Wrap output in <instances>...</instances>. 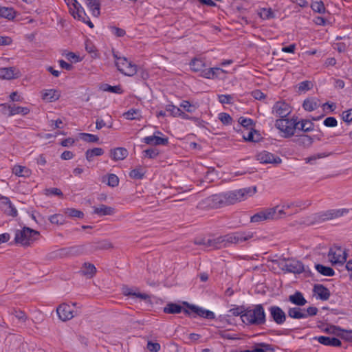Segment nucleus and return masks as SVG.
<instances>
[{
  "mask_svg": "<svg viewBox=\"0 0 352 352\" xmlns=\"http://www.w3.org/2000/svg\"><path fill=\"white\" fill-rule=\"evenodd\" d=\"M256 159L261 164H272L278 165L282 162V160L277 155H275L268 151H263L256 155Z\"/></svg>",
  "mask_w": 352,
  "mask_h": 352,
  "instance_id": "9",
  "label": "nucleus"
},
{
  "mask_svg": "<svg viewBox=\"0 0 352 352\" xmlns=\"http://www.w3.org/2000/svg\"><path fill=\"white\" fill-rule=\"evenodd\" d=\"M116 65L120 72L128 76H133L138 72L137 65L125 57L117 58Z\"/></svg>",
  "mask_w": 352,
  "mask_h": 352,
  "instance_id": "6",
  "label": "nucleus"
},
{
  "mask_svg": "<svg viewBox=\"0 0 352 352\" xmlns=\"http://www.w3.org/2000/svg\"><path fill=\"white\" fill-rule=\"evenodd\" d=\"M162 133L159 131H155L153 135L145 137L142 142L148 145H166L168 144V139L160 137Z\"/></svg>",
  "mask_w": 352,
  "mask_h": 352,
  "instance_id": "11",
  "label": "nucleus"
},
{
  "mask_svg": "<svg viewBox=\"0 0 352 352\" xmlns=\"http://www.w3.org/2000/svg\"><path fill=\"white\" fill-rule=\"evenodd\" d=\"M271 212L268 208H262L251 217L250 221L252 223H260L265 221H270L271 220Z\"/></svg>",
  "mask_w": 352,
  "mask_h": 352,
  "instance_id": "17",
  "label": "nucleus"
},
{
  "mask_svg": "<svg viewBox=\"0 0 352 352\" xmlns=\"http://www.w3.org/2000/svg\"><path fill=\"white\" fill-rule=\"evenodd\" d=\"M85 4L94 16L98 17L100 14V5L98 0H85Z\"/></svg>",
  "mask_w": 352,
  "mask_h": 352,
  "instance_id": "25",
  "label": "nucleus"
},
{
  "mask_svg": "<svg viewBox=\"0 0 352 352\" xmlns=\"http://www.w3.org/2000/svg\"><path fill=\"white\" fill-rule=\"evenodd\" d=\"M226 71L219 68V67H211V68H204L202 73L200 74L201 76L208 78V79H212L216 77H218L221 74H225Z\"/></svg>",
  "mask_w": 352,
  "mask_h": 352,
  "instance_id": "20",
  "label": "nucleus"
},
{
  "mask_svg": "<svg viewBox=\"0 0 352 352\" xmlns=\"http://www.w3.org/2000/svg\"><path fill=\"white\" fill-rule=\"evenodd\" d=\"M256 192V187H248L236 190L214 195L212 200L215 206L234 204L253 196Z\"/></svg>",
  "mask_w": 352,
  "mask_h": 352,
  "instance_id": "1",
  "label": "nucleus"
},
{
  "mask_svg": "<svg viewBox=\"0 0 352 352\" xmlns=\"http://www.w3.org/2000/svg\"><path fill=\"white\" fill-rule=\"evenodd\" d=\"M128 156V151L123 147H118L110 150V157L113 161L124 160Z\"/></svg>",
  "mask_w": 352,
  "mask_h": 352,
  "instance_id": "19",
  "label": "nucleus"
},
{
  "mask_svg": "<svg viewBox=\"0 0 352 352\" xmlns=\"http://www.w3.org/2000/svg\"><path fill=\"white\" fill-rule=\"evenodd\" d=\"M295 206V210H294V212H298L299 210H303L308 206H309L311 204L310 200H301L298 199L293 201Z\"/></svg>",
  "mask_w": 352,
  "mask_h": 352,
  "instance_id": "40",
  "label": "nucleus"
},
{
  "mask_svg": "<svg viewBox=\"0 0 352 352\" xmlns=\"http://www.w3.org/2000/svg\"><path fill=\"white\" fill-rule=\"evenodd\" d=\"M80 135L82 140L87 142H98L99 140L98 137L94 134L82 133Z\"/></svg>",
  "mask_w": 352,
  "mask_h": 352,
  "instance_id": "50",
  "label": "nucleus"
},
{
  "mask_svg": "<svg viewBox=\"0 0 352 352\" xmlns=\"http://www.w3.org/2000/svg\"><path fill=\"white\" fill-rule=\"evenodd\" d=\"M218 118L224 124H230L232 122V118L228 113H220L218 116Z\"/></svg>",
  "mask_w": 352,
  "mask_h": 352,
  "instance_id": "58",
  "label": "nucleus"
},
{
  "mask_svg": "<svg viewBox=\"0 0 352 352\" xmlns=\"http://www.w3.org/2000/svg\"><path fill=\"white\" fill-rule=\"evenodd\" d=\"M12 173L18 177H28L31 175V170L29 168L19 165L13 167Z\"/></svg>",
  "mask_w": 352,
  "mask_h": 352,
  "instance_id": "34",
  "label": "nucleus"
},
{
  "mask_svg": "<svg viewBox=\"0 0 352 352\" xmlns=\"http://www.w3.org/2000/svg\"><path fill=\"white\" fill-rule=\"evenodd\" d=\"M298 125V122L295 118H279L275 122V126L278 130L280 136L285 138L293 136Z\"/></svg>",
  "mask_w": 352,
  "mask_h": 352,
  "instance_id": "3",
  "label": "nucleus"
},
{
  "mask_svg": "<svg viewBox=\"0 0 352 352\" xmlns=\"http://www.w3.org/2000/svg\"><path fill=\"white\" fill-rule=\"evenodd\" d=\"M63 56L72 63H78L82 60V58L78 54L72 52H65Z\"/></svg>",
  "mask_w": 352,
  "mask_h": 352,
  "instance_id": "48",
  "label": "nucleus"
},
{
  "mask_svg": "<svg viewBox=\"0 0 352 352\" xmlns=\"http://www.w3.org/2000/svg\"><path fill=\"white\" fill-rule=\"evenodd\" d=\"M342 120L345 122H350L352 121V109L344 111L342 115Z\"/></svg>",
  "mask_w": 352,
  "mask_h": 352,
  "instance_id": "64",
  "label": "nucleus"
},
{
  "mask_svg": "<svg viewBox=\"0 0 352 352\" xmlns=\"http://www.w3.org/2000/svg\"><path fill=\"white\" fill-rule=\"evenodd\" d=\"M21 73L16 67H3L0 69V78L12 80L20 77Z\"/></svg>",
  "mask_w": 352,
  "mask_h": 352,
  "instance_id": "16",
  "label": "nucleus"
},
{
  "mask_svg": "<svg viewBox=\"0 0 352 352\" xmlns=\"http://www.w3.org/2000/svg\"><path fill=\"white\" fill-rule=\"evenodd\" d=\"M315 340L325 346H340L342 344L340 340L327 336H317L315 337Z\"/></svg>",
  "mask_w": 352,
  "mask_h": 352,
  "instance_id": "23",
  "label": "nucleus"
},
{
  "mask_svg": "<svg viewBox=\"0 0 352 352\" xmlns=\"http://www.w3.org/2000/svg\"><path fill=\"white\" fill-rule=\"evenodd\" d=\"M324 124L327 127H334L338 124V122L336 119L333 117H328L327 118L324 122Z\"/></svg>",
  "mask_w": 352,
  "mask_h": 352,
  "instance_id": "61",
  "label": "nucleus"
},
{
  "mask_svg": "<svg viewBox=\"0 0 352 352\" xmlns=\"http://www.w3.org/2000/svg\"><path fill=\"white\" fill-rule=\"evenodd\" d=\"M190 66L192 71L199 73L200 74L206 67L205 62L201 58H194L190 62Z\"/></svg>",
  "mask_w": 352,
  "mask_h": 352,
  "instance_id": "31",
  "label": "nucleus"
},
{
  "mask_svg": "<svg viewBox=\"0 0 352 352\" xmlns=\"http://www.w3.org/2000/svg\"><path fill=\"white\" fill-rule=\"evenodd\" d=\"M124 293L126 295L134 296L142 299H146L147 298L146 294L137 292L134 291L133 289L126 288L124 290Z\"/></svg>",
  "mask_w": 352,
  "mask_h": 352,
  "instance_id": "55",
  "label": "nucleus"
},
{
  "mask_svg": "<svg viewBox=\"0 0 352 352\" xmlns=\"http://www.w3.org/2000/svg\"><path fill=\"white\" fill-rule=\"evenodd\" d=\"M289 301L296 305L303 306L307 303L306 299L300 292H296L294 294L289 296Z\"/></svg>",
  "mask_w": 352,
  "mask_h": 352,
  "instance_id": "32",
  "label": "nucleus"
},
{
  "mask_svg": "<svg viewBox=\"0 0 352 352\" xmlns=\"http://www.w3.org/2000/svg\"><path fill=\"white\" fill-rule=\"evenodd\" d=\"M282 204L283 205V208H285L286 209L287 211L289 212V215L294 214V210H295V206H294V201H284V202H281Z\"/></svg>",
  "mask_w": 352,
  "mask_h": 352,
  "instance_id": "60",
  "label": "nucleus"
},
{
  "mask_svg": "<svg viewBox=\"0 0 352 352\" xmlns=\"http://www.w3.org/2000/svg\"><path fill=\"white\" fill-rule=\"evenodd\" d=\"M291 112L289 105L282 101L277 102L273 107L272 113L280 118H286Z\"/></svg>",
  "mask_w": 352,
  "mask_h": 352,
  "instance_id": "10",
  "label": "nucleus"
},
{
  "mask_svg": "<svg viewBox=\"0 0 352 352\" xmlns=\"http://www.w3.org/2000/svg\"><path fill=\"white\" fill-rule=\"evenodd\" d=\"M103 154H104V151L102 148L96 147V148L87 149L85 151V155L86 160L89 162H91L94 160L95 157L101 156Z\"/></svg>",
  "mask_w": 352,
  "mask_h": 352,
  "instance_id": "29",
  "label": "nucleus"
},
{
  "mask_svg": "<svg viewBox=\"0 0 352 352\" xmlns=\"http://www.w3.org/2000/svg\"><path fill=\"white\" fill-rule=\"evenodd\" d=\"M324 332L340 336L344 339L352 338V330L346 331L334 325H330L323 330Z\"/></svg>",
  "mask_w": 352,
  "mask_h": 352,
  "instance_id": "12",
  "label": "nucleus"
},
{
  "mask_svg": "<svg viewBox=\"0 0 352 352\" xmlns=\"http://www.w3.org/2000/svg\"><path fill=\"white\" fill-rule=\"evenodd\" d=\"M39 232L29 228L15 231L14 241L22 246H28L38 239Z\"/></svg>",
  "mask_w": 352,
  "mask_h": 352,
  "instance_id": "4",
  "label": "nucleus"
},
{
  "mask_svg": "<svg viewBox=\"0 0 352 352\" xmlns=\"http://www.w3.org/2000/svg\"><path fill=\"white\" fill-rule=\"evenodd\" d=\"M41 98L45 102H54L61 96V91L58 89L49 88L41 91Z\"/></svg>",
  "mask_w": 352,
  "mask_h": 352,
  "instance_id": "8",
  "label": "nucleus"
},
{
  "mask_svg": "<svg viewBox=\"0 0 352 352\" xmlns=\"http://www.w3.org/2000/svg\"><path fill=\"white\" fill-rule=\"evenodd\" d=\"M328 259L333 265H342L346 261L347 253L344 248L339 246L332 247L328 253Z\"/></svg>",
  "mask_w": 352,
  "mask_h": 352,
  "instance_id": "5",
  "label": "nucleus"
},
{
  "mask_svg": "<svg viewBox=\"0 0 352 352\" xmlns=\"http://www.w3.org/2000/svg\"><path fill=\"white\" fill-rule=\"evenodd\" d=\"M15 16V11L12 8L0 6V18H5L8 20H11Z\"/></svg>",
  "mask_w": 352,
  "mask_h": 352,
  "instance_id": "37",
  "label": "nucleus"
},
{
  "mask_svg": "<svg viewBox=\"0 0 352 352\" xmlns=\"http://www.w3.org/2000/svg\"><path fill=\"white\" fill-rule=\"evenodd\" d=\"M190 309L199 316L208 319L214 318V314L211 311L206 310L195 305L190 306Z\"/></svg>",
  "mask_w": 352,
  "mask_h": 352,
  "instance_id": "26",
  "label": "nucleus"
},
{
  "mask_svg": "<svg viewBox=\"0 0 352 352\" xmlns=\"http://www.w3.org/2000/svg\"><path fill=\"white\" fill-rule=\"evenodd\" d=\"M65 214L72 218L82 219L84 214L82 211L74 208H67L65 210Z\"/></svg>",
  "mask_w": 352,
  "mask_h": 352,
  "instance_id": "45",
  "label": "nucleus"
},
{
  "mask_svg": "<svg viewBox=\"0 0 352 352\" xmlns=\"http://www.w3.org/2000/svg\"><path fill=\"white\" fill-rule=\"evenodd\" d=\"M0 209H1L8 215L13 217L17 215L16 209L8 197H0Z\"/></svg>",
  "mask_w": 352,
  "mask_h": 352,
  "instance_id": "13",
  "label": "nucleus"
},
{
  "mask_svg": "<svg viewBox=\"0 0 352 352\" xmlns=\"http://www.w3.org/2000/svg\"><path fill=\"white\" fill-rule=\"evenodd\" d=\"M94 212L99 216L112 215L115 213V209L112 207L101 204L98 206H94Z\"/></svg>",
  "mask_w": 352,
  "mask_h": 352,
  "instance_id": "24",
  "label": "nucleus"
},
{
  "mask_svg": "<svg viewBox=\"0 0 352 352\" xmlns=\"http://www.w3.org/2000/svg\"><path fill=\"white\" fill-rule=\"evenodd\" d=\"M298 124L300 125V129L305 132H309L314 130V123L308 120H302L298 122Z\"/></svg>",
  "mask_w": 352,
  "mask_h": 352,
  "instance_id": "47",
  "label": "nucleus"
},
{
  "mask_svg": "<svg viewBox=\"0 0 352 352\" xmlns=\"http://www.w3.org/2000/svg\"><path fill=\"white\" fill-rule=\"evenodd\" d=\"M124 118L129 120H140L142 118V112L138 109H130L122 115Z\"/></svg>",
  "mask_w": 352,
  "mask_h": 352,
  "instance_id": "28",
  "label": "nucleus"
},
{
  "mask_svg": "<svg viewBox=\"0 0 352 352\" xmlns=\"http://www.w3.org/2000/svg\"><path fill=\"white\" fill-rule=\"evenodd\" d=\"M82 272L85 275L92 277L95 274L96 269L93 264L86 263L82 267Z\"/></svg>",
  "mask_w": 352,
  "mask_h": 352,
  "instance_id": "44",
  "label": "nucleus"
},
{
  "mask_svg": "<svg viewBox=\"0 0 352 352\" xmlns=\"http://www.w3.org/2000/svg\"><path fill=\"white\" fill-rule=\"evenodd\" d=\"M312 87V83L310 81H303L298 85V91L305 92L309 90Z\"/></svg>",
  "mask_w": 352,
  "mask_h": 352,
  "instance_id": "59",
  "label": "nucleus"
},
{
  "mask_svg": "<svg viewBox=\"0 0 352 352\" xmlns=\"http://www.w3.org/2000/svg\"><path fill=\"white\" fill-rule=\"evenodd\" d=\"M243 138L245 141L249 142H258L261 139V135L258 132L255 131L253 128H245L241 129Z\"/></svg>",
  "mask_w": 352,
  "mask_h": 352,
  "instance_id": "18",
  "label": "nucleus"
},
{
  "mask_svg": "<svg viewBox=\"0 0 352 352\" xmlns=\"http://www.w3.org/2000/svg\"><path fill=\"white\" fill-rule=\"evenodd\" d=\"M287 267L289 272L293 273H300L303 271L302 264L298 261H288Z\"/></svg>",
  "mask_w": 352,
  "mask_h": 352,
  "instance_id": "35",
  "label": "nucleus"
},
{
  "mask_svg": "<svg viewBox=\"0 0 352 352\" xmlns=\"http://www.w3.org/2000/svg\"><path fill=\"white\" fill-rule=\"evenodd\" d=\"M164 311L166 314H179L182 311V307L177 304L169 303L164 308Z\"/></svg>",
  "mask_w": 352,
  "mask_h": 352,
  "instance_id": "43",
  "label": "nucleus"
},
{
  "mask_svg": "<svg viewBox=\"0 0 352 352\" xmlns=\"http://www.w3.org/2000/svg\"><path fill=\"white\" fill-rule=\"evenodd\" d=\"M348 212V210L346 209H337V210H331L326 212L323 214V219L324 220H328V219H332L334 218H337L341 216L344 215Z\"/></svg>",
  "mask_w": 352,
  "mask_h": 352,
  "instance_id": "30",
  "label": "nucleus"
},
{
  "mask_svg": "<svg viewBox=\"0 0 352 352\" xmlns=\"http://www.w3.org/2000/svg\"><path fill=\"white\" fill-rule=\"evenodd\" d=\"M85 47L86 51L92 55V56L96 57L97 56V50L95 47V45L93 44V43L90 40H86L85 43Z\"/></svg>",
  "mask_w": 352,
  "mask_h": 352,
  "instance_id": "49",
  "label": "nucleus"
},
{
  "mask_svg": "<svg viewBox=\"0 0 352 352\" xmlns=\"http://www.w3.org/2000/svg\"><path fill=\"white\" fill-rule=\"evenodd\" d=\"M218 100L221 104H231L234 101V96L229 94L218 95Z\"/></svg>",
  "mask_w": 352,
  "mask_h": 352,
  "instance_id": "52",
  "label": "nucleus"
},
{
  "mask_svg": "<svg viewBox=\"0 0 352 352\" xmlns=\"http://www.w3.org/2000/svg\"><path fill=\"white\" fill-rule=\"evenodd\" d=\"M314 293L317 299L322 300H327L330 296L328 289L322 285H316L314 288Z\"/></svg>",
  "mask_w": 352,
  "mask_h": 352,
  "instance_id": "22",
  "label": "nucleus"
},
{
  "mask_svg": "<svg viewBox=\"0 0 352 352\" xmlns=\"http://www.w3.org/2000/svg\"><path fill=\"white\" fill-rule=\"evenodd\" d=\"M270 314L273 320L278 324H283L286 319L285 312L278 306H272L270 309Z\"/></svg>",
  "mask_w": 352,
  "mask_h": 352,
  "instance_id": "15",
  "label": "nucleus"
},
{
  "mask_svg": "<svg viewBox=\"0 0 352 352\" xmlns=\"http://www.w3.org/2000/svg\"><path fill=\"white\" fill-rule=\"evenodd\" d=\"M165 109L166 111L169 112L170 114L173 117H177L184 120H195V118L189 116L185 112H184L180 108L176 107L173 104H167Z\"/></svg>",
  "mask_w": 352,
  "mask_h": 352,
  "instance_id": "14",
  "label": "nucleus"
},
{
  "mask_svg": "<svg viewBox=\"0 0 352 352\" xmlns=\"http://www.w3.org/2000/svg\"><path fill=\"white\" fill-rule=\"evenodd\" d=\"M144 156L148 158H154L157 156L158 151L154 148H150L144 151Z\"/></svg>",
  "mask_w": 352,
  "mask_h": 352,
  "instance_id": "62",
  "label": "nucleus"
},
{
  "mask_svg": "<svg viewBox=\"0 0 352 352\" xmlns=\"http://www.w3.org/2000/svg\"><path fill=\"white\" fill-rule=\"evenodd\" d=\"M245 311V310L244 309L243 307H235L229 310V314L230 316H240L241 317V316L244 314Z\"/></svg>",
  "mask_w": 352,
  "mask_h": 352,
  "instance_id": "56",
  "label": "nucleus"
},
{
  "mask_svg": "<svg viewBox=\"0 0 352 352\" xmlns=\"http://www.w3.org/2000/svg\"><path fill=\"white\" fill-rule=\"evenodd\" d=\"M74 306V304L69 305L63 303L60 305L56 309L58 318L62 321H67L74 318L75 312Z\"/></svg>",
  "mask_w": 352,
  "mask_h": 352,
  "instance_id": "7",
  "label": "nucleus"
},
{
  "mask_svg": "<svg viewBox=\"0 0 352 352\" xmlns=\"http://www.w3.org/2000/svg\"><path fill=\"white\" fill-rule=\"evenodd\" d=\"M319 100L316 98H309L303 102L302 107L305 111H313L320 106Z\"/></svg>",
  "mask_w": 352,
  "mask_h": 352,
  "instance_id": "27",
  "label": "nucleus"
},
{
  "mask_svg": "<svg viewBox=\"0 0 352 352\" xmlns=\"http://www.w3.org/2000/svg\"><path fill=\"white\" fill-rule=\"evenodd\" d=\"M146 173V169L142 166H138L132 169L129 173L131 178L134 179H142Z\"/></svg>",
  "mask_w": 352,
  "mask_h": 352,
  "instance_id": "38",
  "label": "nucleus"
},
{
  "mask_svg": "<svg viewBox=\"0 0 352 352\" xmlns=\"http://www.w3.org/2000/svg\"><path fill=\"white\" fill-rule=\"evenodd\" d=\"M147 349L151 352H158L160 350V344L157 342H148Z\"/></svg>",
  "mask_w": 352,
  "mask_h": 352,
  "instance_id": "63",
  "label": "nucleus"
},
{
  "mask_svg": "<svg viewBox=\"0 0 352 352\" xmlns=\"http://www.w3.org/2000/svg\"><path fill=\"white\" fill-rule=\"evenodd\" d=\"M179 107L188 113H193L197 109V106L195 104H192L188 100H183L181 102Z\"/></svg>",
  "mask_w": 352,
  "mask_h": 352,
  "instance_id": "42",
  "label": "nucleus"
},
{
  "mask_svg": "<svg viewBox=\"0 0 352 352\" xmlns=\"http://www.w3.org/2000/svg\"><path fill=\"white\" fill-rule=\"evenodd\" d=\"M316 270L324 276H331L334 274L333 270L330 267L324 266L320 264H317L315 265Z\"/></svg>",
  "mask_w": 352,
  "mask_h": 352,
  "instance_id": "41",
  "label": "nucleus"
},
{
  "mask_svg": "<svg viewBox=\"0 0 352 352\" xmlns=\"http://www.w3.org/2000/svg\"><path fill=\"white\" fill-rule=\"evenodd\" d=\"M311 9L318 13H324L325 11V8L324 3L322 1H314L311 3Z\"/></svg>",
  "mask_w": 352,
  "mask_h": 352,
  "instance_id": "53",
  "label": "nucleus"
},
{
  "mask_svg": "<svg viewBox=\"0 0 352 352\" xmlns=\"http://www.w3.org/2000/svg\"><path fill=\"white\" fill-rule=\"evenodd\" d=\"M272 348L270 345L261 343L257 344L254 348H253L252 350H246L241 352H267L269 351H272Z\"/></svg>",
  "mask_w": 352,
  "mask_h": 352,
  "instance_id": "46",
  "label": "nucleus"
},
{
  "mask_svg": "<svg viewBox=\"0 0 352 352\" xmlns=\"http://www.w3.org/2000/svg\"><path fill=\"white\" fill-rule=\"evenodd\" d=\"M103 89L107 91L116 93V94H122L123 90L120 86H111L108 85H105L104 86Z\"/></svg>",
  "mask_w": 352,
  "mask_h": 352,
  "instance_id": "57",
  "label": "nucleus"
},
{
  "mask_svg": "<svg viewBox=\"0 0 352 352\" xmlns=\"http://www.w3.org/2000/svg\"><path fill=\"white\" fill-rule=\"evenodd\" d=\"M10 109V113H8V116H13L15 115H27L30 113V110L27 107H21L16 104H12Z\"/></svg>",
  "mask_w": 352,
  "mask_h": 352,
  "instance_id": "33",
  "label": "nucleus"
},
{
  "mask_svg": "<svg viewBox=\"0 0 352 352\" xmlns=\"http://www.w3.org/2000/svg\"><path fill=\"white\" fill-rule=\"evenodd\" d=\"M288 315L295 319L306 318V315L303 314V309L298 307L290 308L288 311Z\"/></svg>",
  "mask_w": 352,
  "mask_h": 352,
  "instance_id": "39",
  "label": "nucleus"
},
{
  "mask_svg": "<svg viewBox=\"0 0 352 352\" xmlns=\"http://www.w3.org/2000/svg\"><path fill=\"white\" fill-rule=\"evenodd\" d=\"M119 184V179L115 174H109L107 175V184L111 187H116Z\"/></svg>",
  "mask_w": 352,
  "mask_h": 352,
  "instance_id": "54",
  "label": "nucleus"
},
{
  "mask_svg": "<svg viewBox=\"0 0 352 352\" xmlns=\"http://www.w3.org/2000/svg\"><path fill=\"white\" fill-rule=\"evenodd\" d=\"M241 320L246 324L260 325L265 322V313L261 305H256L245 309Z\"/></svg>",
  "mask_w": 352,
  "mask_h": 352,
  "instance_id": "2",
  "label": "nucleus"
},
{
  "mask_svg": "<svg viewBox=\"0 0 352 352\" xmlns=\"http://www.w3.org/2000/svg\"><path fill=\"white\" fill-rule=\"evenodd\" d=\"M258 15L264 20L274 19L276 16L275 12L271 8H262L258 10Z\"/></svg>",
  "mask_w": 352,
  "mask_h": 352,
  "instance_id": "36",
  "label": "nucleus"
},
{
  "mask_svg": "<svg viewBox=\"0 0 352 352\" xmlns=\"http://www.w3.org/2000/svg\"><path fill=\"white\" fill-rule=\"evenodd\" d=\"M49 221L53 224H63L65 222V219L63 215L60 214H55L51 215L49 217Z\"/></svg>",
  "mask_w": 352,
  "mask_h": 352,
  "instance_id": "51",
  "label": "nucleus"
},
{
  "mask_svg": "<svg viewBox=\"0 0 352 352\" xmlns=\"http://www.w3.org/2000/svg\"><path fill=\"white\" fill-rule=\"evenodd\" d=\"M70 14L73 17L79 21H85L87 18V16L80 4L78 2L75 4V8H70L69 10Z\"/></svg>",
  "mask_w": 352,
  "mask_h": 352,
  "instance_id": "21",
  "label": "nucleus"
}]
</instances>
